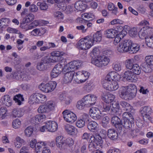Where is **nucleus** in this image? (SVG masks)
Here are the masks:
<instances>
[{"label": "nucleus", "instance_id": "1", "mask_svg": "<svg viewBox=\"0 0 153 153\" xmlns=\"http://www.w3.org/2000/svg\"><path fill=\"white\" fill-rule=\"evenodd\" d=\"M137 91L136 86L131 84L127 87H122L119 91L120 96L125 100H131L135 97Z\"/></svg>", "mask_w": 153, "mask_h": 153}, {"label": "nucleus", "instance_id": "2", "mask_svg": "<svg viewBox=\"0 0 153 153\" xmlns=\"http://www.w3.org/2000/svg\"><path fill=\"white\" fill-rule=\"evenodd\" d=\"M91 37L87 36L80 39L77 43V46L79 49L86 50L90 48L93 45L92 42L90 40Z\"/></svg>", "mask_w": 153, "mask_h": 153}, {"label": "nucleus", "instance_id": "3", "mask_svg": "<svg viewBox=\"0 0 153 153\" xmlns=\"http://www.w3.org/2000/svg\"><path fill=\"white\" fill-rule=\"evenodd\" d=\"M132 42L130 40L122 41L117 47V51L121 53L129 51L132 46Z\"/></svg>", "mask_w": 153, "mask_h": 153}, {"label": "nucleus", "instance_id": "4", "mask_svg": "<svg viewBox=\"0 0 153 153\" xmlns=\"http://www.w3.org/2000/svg\"><path fill=\"white\" fill-rule=\"evenodd\" d=\"M109 62V59L106 56L101 57L98 58H92L91 61L92 64L99 67L107 65Z\"/></svg>", "mask_w": 153, "mask_h": 153}, {"label": "nucleus", "instance_id": "5", "mask_svg": "<svg viewBox=\"0 0 153 153\" xmlns=\"http://www.w3.org/2000/svg\"><path fill=\"white\" fill-rule=\"evenodd\" d=\"M62 114L65 120L68 123H72L77 119L76 115L70 110H65L63 111Z\"/></svg>", "mask_w": 153, "mask_h": 153}, {"label": "nucleus", "instance_id": "6", "mask_svg": "<svg viewBox=\"0 0 153 153\" xmlns=\"http://www.w3.org/2000/svg\"><path fill=\"white\" fill-rule=\"evenodd\" d=\"M86 107H90L94 105L97 100V97L93 94H89L85 96L82 98Z\"/></svg>", "mask_w": 153, "mask_h": 153}, {"label": "nucleus", "instance_id": "7", "mask_svg": "<svg viewBox=\"0 0 153 153\" xmlns=\"http://www.w3.org/2000/svg\"><path fill=\"white\" fill-rule=\"evenodd\" d=\"M56 85V82L51 81L45 84H41L39 86V88L42 91L49 93L53 91Z\"/></svg>", "mask_w": 153, "mask_h": 153}, {"label": "nucleus", "instance_id": "8", "mask_svg": "<svg viewBox=\"0 0 153 153\" xmlns=\"http://www.w3.org/2000/svg\"><path fill=\"white\" fill-rule=\"evenodd\" d=\"M90 75V74L87 71H79L76 73L74 78L75 79L79 80V81H77L78 83H79V81L80 83H82L85 82L88 79Z\"/></svg>", "mask_w": 153, "mask_h": 153}, {"label": "nucleus", "instance_id": "9", "mask_svg": "<svg viewBox=\"0 0 153 153\" xmlns=\"http://www.w3.org/2000/svg\"><path fill=\"white\" fill-rule=\"evenodd\" d=\"M53 59H51L50 57L48 56L44 57L42 59L41 62L37 63L36 68L39 71L45 70L47 68L45 64L51 63V62H53Z\"/></svg>", "mask_w": 153, "mask_h": 153}, {"label": "nucleus", "instance_id": "10", "mask_svg": "<svg viewBox=\"0 0 153 153\" xmlns=\"http://www.w3.org/2000/svg\"><path fill=\"white\" fill-rule=\"evenodd\" d=\"M103 86L107 90L110 91H115L118 89L119 85L117 82L115 81L111 82H104L103 84Z\"/></svg>", "mask_w": 153, "mask_h": 153}, {"label": "nucleus", "instance_id": "11", "mask_svg": "<svg viewBox=\"0 0 153 153\" xmlns=\"http://www.w3.org/2000/svg\"><path fill=\"white\" fill-rule=\"evenodd\" d=\"M63 70L62 64H57L53 68L51 73V76L53 78H55L61 74Z\"/></svg>", "mask_w": 153, "mask_h": 153}, {"label": "nucleus", "instance_id": "12", "mask_svg": "<svg viewBox=\"0 0 153 153\" xmlns=\"http://www.w3.org/2000/svg\"><path fill=\"white\" fill-rule=\"evenodd\" d=\"M89 113L92 118L95 120L100 119L101 116V113L97 108L93 107L90 108Z\"/></svg>", "mask_w": 153, "mask_h": 153}, {"label": "nucleus", "instance_id": "13", "mask_svg": "<svg viewBox=\"0 0 153 153\" xmlns=\"http://www.w3.org/2000/svg\"><path fill=\"white\" fill-rule=\"evenodd\" d=\"M140 112L143 120H146L149 118V115L152 112V109L149 106H145L141 108Z\"/></svg>", "mask_w": 153, "mask_h": 153}, {"label": "nucleus", "instance_id": "14", "mask_svg": "<svg viewBox=\"0 0 153 153\" xmlns=\"http://www.w3.org/2000/svg\"><path fill=\"white\" fill-rule=\"evenodd\" d=\"M64 54L63 52H60L58 51L52 52L51 53V55L52 57V58H50V59L51 60L53 59V61L51 62V63H55L59 61L62 57V56Z\"/></svg>", "mask_w": 153, "mask_h": 153}, {"label": "nucleus", "instance_id": "15", "mask_svg": "<svg viewBox=\"0 0 153 153\" xmlns=\"http://www.w3.org/2000/svg\"><path fill=\"white\" fill-rule=\"evenodd\" d=\"M111 122L115 127L119 129L121 132L123 128L120 127L122 123V120L118 117L115 116H113L111 119Z\"/></svg>", "mask_w": 153, "mask_h": 153}, {"label": "nucleus", "instance_id": "16", "mask_svg": "<svg viewBox=\"0 0 153 153\" xmlns=\"http://www.w3.org/2000/svg\"><path fill=\"white\" fill-rule=\"evenodd\" d=\"M68 68L74 71L79 68L82 65V62L79 60L74 61L68 63Z\"/></svg>", "mask_w": 153, "mask_h": 153}, {"label": "nucleus", "instance_id": "17", "mask_svg": "<svg viewBox=\"0 0 153 153\" xmlns=\"http://www.w3.org/2000/svg\"><path fill=\"white\" fill-rule=\"evenodd\" d=\"M47 131L53 132L56 131L57 129V124L54 121H48L47 123Z\"/></svg>", "mask_w": 153, "mask_h": 153}, {"label": "nucleus", "instance_id": "18", "mask_svg": "<svg viewBox=\"0 0 153 153\" xmlns=\"http://www.w3.org/2000/svg\"><path fill=\"white\" fill-rule=\"evenodd\" d=\"M74 74L75 72L73 70L66 73L63 77V82L65 83L71 82L74 76Z\"/></svg>", "mask_w": 153, "mask_h": 153}, {"label": "nucleus", "instance_id": "19", "mask_svg": "<svg viewBox=\"0 0 153 153\" xmlns=\"http://www.w3.org/2000/svg\"><path fill=\"white\" fill-rule=\"evenodd\" d=\"M101 98L104 101L105 103L109 104L113 101L115 97L111 94L107 95L105 93H103L101 95Z\"/></svg>", "mask_w": 153, "mask_h": 153}, {"label": "nucleus", "instance_id": "20", "mask_svg": "<svg viewBox=\"0 0 153 153\" xmlns=\"http://www.w3.org/2000/svg\"><path fill=\"white\" fill-rule=\"evenodd\" d=\"M124 77L127 80L132 82L136 79V75L131 71L127 70L125 71L124 73Z\"/></svg>", "mask_w": 153, "mask_h": 153}, {"label": "nucleus", "instance_id": "21", "mask_svg": "<svg viewBox=\"0 0 153 153\" xmlns=\"http://www.w3.org/2000/svg\"><path fill=\"white\" fill-rule=\"evenodd\" d=\"M107 135L109 138L113 140L117 139L118 137L117 132L114 128H110L108 130Z\"/></svg>", "mask_w": 153, "mask_h": 153}, {"label": "nucleus", "instance_id": "22", "mask_svg": "<svg viewBox=\"0 0 153 153\" xmlns=\"http://www.w3.org/2000/svg\"><path fill=\"white\" fill-rule=\"evenodd\" d=\"M56 141L57 146L60 149L64 148L66 145L65 140L61 136L57 137L56 138Z\"/></svg>", "mask_w": 153, "mask_h": 153}, {"label": "nucleus", "instance_id": "23", "mask_svg": "<svg viewBox=\"0 0 153 153\" xmlns=\"http://www.w3.org/2000/svg\"><path fill=\"white\" fill-rule=\"evenodd\" d=\"M90 140L98 147L101 146V144L102 143V138L99 136H92L91 137Z\"/></svg>", "mask_w": 153, "mask_h": 153}, {"label": "nucleus", "instance_id": "24", "mask_svg": "<svg viewBox=\"0 0 153 153\" xmlns=\"http://www.w3.org/2000/svg\"><path fill=\"white\" fill-rule=\"evenodd\" d=\"M91 38L90 40L92 42L93 45L95 41L96 42H100L102 40V34L99 31H97V33L93 35L92 37L89 36Z\"/></svg>", "mask_w": 153, "mask_h": 153}, {"label": "nucleus", "instance_id": "25", "mask_svg": "<svg viewBox=\"0 0 153 153\" xmlns=\"http://www.w3.org/2000/svg\"><path fill=\"white\" fill-rule=\"evenodd\" d=\"M3 104L8 107L10 106L12 104V100L10 97L8 95H5L1 99Z\"/></svg>", "mask_w": 153, "mask_h": 153}, {"label": "nucleus", "instance_id": "26", "mask_svg": "<svg viewBox=\"0 0 153 153\" xmlns=\"http://www.w3.org/2000/svg\"><path fill=\"white\" fill-rule=\"evenodd\" d=\"M46 143L43 142H39L36 144L35 150L36 153H40L45 147Z\"/></svg>", "mask_w": 153, "mask_h": 153}, {"label": "nucleus", "instance_id": "27", "mask_svg": "<svg viewBox=\"0 0 153 153\" xmlns=\"http://www.w3.org/2000/svg\"><path fill=\"white\" fill-rule=\"evenodd\" d=\"M45 29L36 28L31 32V34L33 36H40L45 33Z\"/></svg>", "mask_w": 153, "mask_h": 153}, {"label": "nucleus", "instance_id": "28", "mask_svg": "<svg viewBox=\"0 0 153 153\" xmlns=\"http://www.w3.org/2000/svg\"><path fill=\"white\" fill-rule=\"evenodd\" d=\"M104 34L107 38H113L115 37L116 33V31L114 29H108L104 31Z\"/></svg>", "mask_w": 153, "mask_h": 153}, {"label": "nucleus", "instance_id": "29", "mask_svg": "<svg viewBox=\"0 0 153 153\" xmlns=\"http://www.w3.org/2000/svg\"><path fill=\"white\" fill-rule=\"evenodd\" d=\"M98 124L94 121L89 122L87 124L88 129L91 131L94 132L96 129Z\"/></svg>", "mask_w": 153, "mask_h": 153}, {"label": "nucleus", "instance_id": "30", "mask_svg": "<svg viewBox=\"0 0 153 153\" xmlns=\"http://www.w3.org/2000/svg\"><path fill=\"white\" fill-rule=\"evenodd\" d=\"M122 123L120 127L122 128L123 127L125 128L130 129L132 128V124L133 123V121H130L127 120H123Z\"/></svg>", "mask_w": 153, "mask_h": 153}, {"label": "nucleus", "instance_id": "31", "mask_svg": "<svg viewBox=\"0 0 153 153\" xmlns=\"http://www.w3.org/2000/svg\"><path fill=\"white\" fill-rule=\"evenodd\" d=\"M129 34L131 37L135 38L136 40L140 39V36L137 34V29L135 27L131 28L129 31Z\"/></svg>", "mask_w": 153, "mask_h": 153}, {"label": "nucleus", "instance_id": "32", "mask_svg": "<svg viewBox=\"0 0 153 153\" xmlns=\"http://www.w3.org/2000/svg\"><path fill=\"white\" fill-rule=\"evenodd\" d=\"M74 6L77 10L80 11L84 10L85 8V4L81 1H76L75 4Z\"/></svg>", "mask_w": 153, "mask_h": 153}, {"label": "nucleus", "instance_id": "33", "mask_svg": "<svg viewBox=\"0 0 153 153\" xmlns=\"http://www.w3.org/2000/svg\"><path fill=\"white\" fill-rule=\"evenodd\" d=\"M120 104L123 108L126 111L130 112L131 111L132 107L129 103L124 101H121Z\"/></svg>", "mask_w": 153, "mask_h": 153}, {"label": "nucleus", "instance_id": "34", "mask_svg": "<svg viewBox=\"0 0 153 153\" xmlns=\"http://www.w3.org/2000/svg\"><path fill=\"white\" fill-rule=\"evenodd\" d=\"M65 129L69 134L71 135H74L76 131L74 127L70 125H67L65 126Z\"/></svg>", "mask_w": 153, "mask_h": 153}, {"label": "nucleus", "instance_id": "35", "mask_svg": "<svg viewBox=\"0 0 153 153\" xmlns=\"http://www.w3.org/2000/svg\"><path fill=\"white\" fill-rule=\"evenodd\" d=\"M112 105L110 111L111 114H114L119 112L120 108L119 103L118 102H115L114 104H112Z\"/></svg>", "mask_w": 153, "mask_h": 153}, {"label": "nucleus", "instance_id": "36", "mask_svg": "<svg viewBox=\"0 0 153 153\" xmlns=\"http://www.w3.org/2000/svg\"><path fill=\"white\" fill-rule=\"evenodd\" d=\"M114 30L116 31V33L117 34L123 35L125 36L127 33L124 30L123 27L121 25L117 26Z\"/></svg>", "mask_w": 153, "mask_h": 153}, {"label": "nucleus", "instance_id": "37", "mask_svg": "<svg viewBox=\"0 0 153 153\" xmlns=\"http://www.w3.org/2000/svg\"><path fill=\"white\" fill-rule=\"evenodd\" d=\"M123 120H127L130 121H133L134 119L132 114L129 111L125 112L123 113L122 115Z\"/></svg>", "mask_w": 153, "mask_h": 153}, {"label": "nucleus", "instance_id": "38", "mask_svg": "<svg viewBox=\"0 0 153 153\" xmlns=\"http://www.w3.org/2000/svg\"><path fill=\"white\" fill-rule=\"evenodd\" d=\"M100 109L102 112H109L111 110V105L108 103H102Z\"/></svg>", "mask_w": 153, "mask_h": 153}, {"label": "nucleus", "instance_id": "39", "mask_svg": "<svg viewBox=\"0 0 153 153\" xmlns=\"http://www.w3.org/2000/svg\"><path fill=\"white\" fill-rule=\"evenodd\" d=\"M23 113L19 108H14L12 112V115L14 117H21L23 115Z\"/></svg>", "mask_w": 153, "mask_h": 153}, {"label": "nucleus", "instance_id": "40", "mask_svg": "<svg viewBox=\"0 0 153 153\" xmlns=\"http://www.w3.org/2000/svg\"><path fill=\"white\" fill-rule=\"evenodd\" d=\"M133 67L132 68V71L134 74L136 75H139L141 72V68L137 64H134Z\"/></svg>", "mask_w": 153, "mask_h": 153}, {"label": "nucleus", "instance_id": "41", "mask_svg": "<svg viewBox=\"0 0 153 153\" xmlns=\"http://www.w3.org/2000/svg\"><path fill=\"white\" fill-rule=\"evenodd\" d=\"M133 62L134 59H128L126 60L125 62L126 68L129 70H131L134 64Z\"/></svg>", "mask_w": 153, "mask_h": 153}, {"label": "nucleus", "instance_id": "42", "mask_svg": "<svg viewBox=\"0 0 153 153\" xmlns=\"http://www.w3.org/2000/svg\"><path fill=\"white\" fill-rule=\"evenodd\" d=\"M131 47V49H130L129 51L131 53H136L139 50L140 45L137 44L132 43Z\"/></svg>", "mask_w": 153, "mask_h": 153}, {"label": "nucleus", "instance_id": "43", "mask_svg": "<svg viewBox=\"0 0 153 153\" xmlns=\"http://www.w3.org/2000/svg\"><path fill=\"white\" fill-rule=\"evenodd\" d=\"M37 93L32 94L29 97V102L31 104H33L34 102L38 103L37 100Z\"/></svg>", "mask_w": 153, "mask_h": 153}, {"label": "nucleus", "instance_id": "44", "mask_svg": "<svg viewBox=\"0 0 153 153\" xmlns=\"http://www.w3.org/2000/svg\"><path fill=\"white\" fill-rule=\"evenodd\" d=\"M147 45L151 48H153V35H152L146 38Z\"/></svg>", "mask_w": 153, "mask_h": 153}, {"label": "nucleus", "instance_id": "45", "mask_svg": "<svg viewBox=\"0 0 153 153\" xmlns=\"http://www.w3.org/2000/svg\"><path fill=\"white\" fill-rule=\"evenodd\" d=\"M49 112L53 110L56 106L55 104L53 101H49L46 104Z\"/></svg>", "mask_w": 153, "mask_h": 153}, {"label": "nucleus", "instance_id": "46", "mask_svg": "<svg viewBox=\"0 0 153 153\" xmlns=\"http://www.w3.org/2000/svg\"><path fill=\"white\" fill-rule=\"evenodd\" d=\"M37 97L38 103H42L45 102L46 100V97L45 95L39 93H37Z\"/></svg>", "mask_w": 153, "mask_h": 153}, {"label": "nucleus", "instance_id": "47", "mask_svg": "<svg viewBox=\"0 0 153 153\" xmlns=\"http://www.w3.org/2000/svg\"><path fill=\"white\" fill-rule=\"evenodd\" d=\"M88 148L89 151L92 152L98 150L100 148V147H98L91 141L90 142Z\"/></svg>", "mask_w": 153, "mask_h": 153}, {"label": "nucleus", "instance_id": "48", "mask_svg": "<svg viewBox=\"0 0 153 153\" xmlns=\"http://www.w3.org/2000/svg\"><path fill=\"white\" fill-rule=\"evenodd\" d=\"M45 117V116L42 114H39L32 118V121H34L36 123L38 124L39 122H40Z\"/></svg>", "mask_w": 153, "mask_h": 153}, {"label": "nucleus", "instance_id": "49", "mask_svg": "<svg viewBox=\"0 0 153 153\" xmlns=\"http://www.w3.org/2000/svg\"><path fill=\"white\" fill-rule=\"evenodd\" d=\"M76 106L79 109L82 110L86 107V105L82 99L77 102Z\"/></svg>", "mask_w": 153, "mask_h": 153}, {"label": "nucleus", "instance_id": "50", "mask_svg": "<svg viewBox=\"0 0 153 153\" xmlns=\"http://www.w3.org/2000/svg\"><path fill=\"white\" fill-rule=\"evenodd\" d=\"M109 120V118L108 116H105L103 118L102 121V125L104 128H106L108 127Z\"/></svg>", "mask_w": 153, "mask_h": 153}, {"label": "nucleus", "instance_id": "51", "mask_svg": "<svg viewBox=\"0 0 153 153\" xmlns=\"http://www.w3.org/2000/svg\"><path fill=\"white\" fill-rule=\"evenodd\" d=\"M130 131H129L130 134L133 137L138 135L140 134V130L138 128L132 129L131 128Z\"/></svg>", "mask_w": 153, "mask_h": 153}, {"label": "nucleus", "instance_id": "52", "mask_svg": "<svg viewBox=\"0 0 153 153\" xmlns=\"http://www.w3.org/2000/svg\"><path fill=\"white\" fill-rule=\"evenodd\" d=\"M114 71H111L109 72L105 77L104 82H111L113 80Z\"/></svg>", "mask_w": 153, "mask_h": 153}, {"label": "nucleus", "instance_id": "53", "mask_svg": "<svg viewBox=\"0 0 153 153\" xmlns=\"http://www.w3.org/2000/svg\"><path fill=\"white\" fill-rule=\"evenodd\" d=\"M38 111L39 113H42L48 112L49 111L45 105L40 106L38 109Z\"/></svg>", "mask_w": 153, "mask_h": 153}, {"label": "nucleus", "instance_id": "54", "mask_svg": "<svg viewBox=\"0 0 153 153\" xmlns=\"http://www.w3.org/2000/svg\"><path fill=\"white\" fill-rule=\"evenodd\" d=\"M37 5L40 7L41 10H46L48 7V5L45 2H39L37 3Z\"/></svg>", "mask_w": 153, "mask_h": 153}, {"label": "nucleus", "instance_id": "55", "mask_svg": "<svg viewBox=\"0 0 153 153\" xmlns=\"http://www.w3.org/2000/svg\"><path fill=\"white\" fill-rule=\"evenodd\" d=\"M33 131V128L31 126H29L27 127L25 130V133L26 136L29 137L31 136Z\"/></svg>", "mask_w": 153, "mask_h": 153}, {"label": "nucleus", "instance_id": "56", "mask_svg": "<svg viewBox=\"0 0 153 153\" xmlns=\"http://www.w3.org/2000/svg\"><path fill=\"white\" fill-rule=\"evenodd\" d=\"M80 119L83 120V121L85 123H88L90 119L88 115L85 113L83 114L81 116Z\"/></svg>", "mask_w": 153, "mask_h": 153}, {"label": "nucleus", "instance_id": "57", "mask_svg": "<svg viewBox=\"0 0 153 153\" xmlns=\"http://www.w3.org/2000/svg\"><path fill=\"white\" fill-rule=\"evenodd\" d=\"M21 124V121L18 119H16L14 120L12 123L13 127L15 129L19 128L20 127Z\"/></svg>", "mask_w": 153, "mask_h": 153}, {"label": "nucleus", "instance_id": "58", "mask_svg": "<svg viewBox=\"0 0 153 153\" xmlns=\"http://www.w3.org/2000/svg\"><path fill=\"white\" fill-rule=\"evenodd\" d=\"M34 15L31 13L29 14L26 16L25 18L24 19V21L25 22L29 23L33 21L34 19Z\"/></svg>", "mask_w": 153, "mask_h": 153}, {"label": "nucleus", "instance_id": "59", "mask_svg": "<svg viewBox=\"0 0 153 153\" xmlns=\"http://www.w3.org/2000/svg\"><path fill=\"white\" fill-rule=\"evenodd\" d=\"M116 36L114 38V39L113 42L115 45H116L120 41V40L123 38L124 36L123 35L116 34Z\"/></svg>", "mask_w": 153, "mask_h": 153}, {"label": "nucleus", "instance_id": "60", "mask_svg": "<svg viewBox=\"0 0 153 153\" xmlns=\"http://www.w3.org/2000/svg\"><path fill=\"white\" fill-rule=\"evenodd\" d=\"M146 61L149 65H153V56H146Z\"/></svg>", "mask_w": 153, "mask_h": 153}, {"label": "nucleus", "instance_id": "61", "mask_svg": "<svg viewBox=\"0 0 153 153\" xmlns=\"http://www.w3.org/2000/svg\"><path fill=\"white\" fill-rule=\"evenodd\" d=\"M100 52L99 49L97 48H94L92 52V54H93L94 56L95 57V58L97 57L98 58L99 57H100Z\"/></svg>", "mask_w": 153, "mask_h": 153}, {"label": "nucleus", "instance_id": "62", "mask_svg": "<svg viewBox=\"0 0 153 153\" xmlns=\"http://www.w3.org/2000/svg\"><path fill=\"white\" fill-rule=\"evenodd\" d=\"M27 23L25 22L24 19H23L22 22L20 23V27L22 29H25L26 30L30 29L29 28V25H28L27 24Z\"/></svg>", "mask_w": 153, "mask_h": 153}, {"label": "nucleus", "instance_id": "63", "mask_svg": "<svg viewBox=\"0 0 153 153\" xmlns=\"http://www.w3.org/2000/svg\"><path fill=\"white\" fill-rule=\"evenodd\" d=\"M6 109L3 107H2L0 109V115L1 116L0 117L2 119H4L6 116Z\"/></svg>", "mask_w": 153, "mask_h": 153}, {"label": "nucleus", "instance_id": "64", "mask_svg": "<svg viewBox=\"0 0 153 153\" xmlns=\"http://www.w3.org/2000/svg\"><path fill=\"white\" fill-rule=\"evenodd\" d=\"M85 123L83 120H82L81 119H78L76 123V126L79 128H81L84 127L85 125Z\"/></svg>", "mask_w": 153, "mask_h": 153}]
</instances>
